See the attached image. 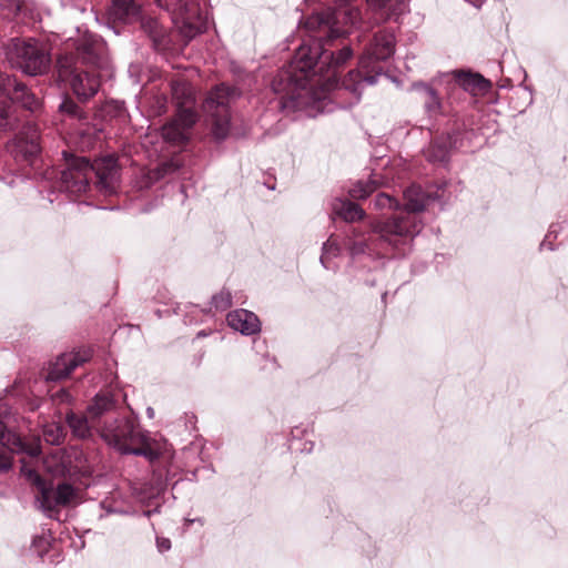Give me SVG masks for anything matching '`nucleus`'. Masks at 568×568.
<instances>
[{
	"instance_id": "ddd939ff",
	"label": "nucleus",
	"mask_w": 568,
	"mask_h": 568,
	"mask_svg": "<svg viewBox=\"0 0 568 568\" xmlns=\"http://www.w3.org/2000/svg\"><path fill=\"white\" fill-rule=\"evenodd\" d=\"M395 51V37L389 31H381L375 34L374 40L367 51L359 59V68L364 71L372 69L373 63L384 61L393 55Z\"/></svg>"
},
{
	"instance_id": "bb28decb",
	"label": "nucleus",
	"mask_w": 568,
	"mask_h": 568,
	"mask_svg": "<svg viewBox=\"0 0 568 568\" xmlns=\"http://www.w3.org/2000/svg\"><path fill=\"white\" fill-rule=\"evenodd\" d=\"M381 182L376 178H369L367 181H357L349 189L351 197L355 200H364L377 190Z\"/></svg>"
},
{
	"instance_id": "39448f33",
	"label": "nucleus",
	"mask_w": 568,
	"mask_h": 568,
	"mask_svg": "<svg viewBox=\"0 0 568 568\" xmlns=\"http://www.w3.org/2000/svg\"><path fill=\"white\" fill-rule=\"evenodd\" d=\"M101 437L121 454L144 456L150 460L158 457L150 447L149 437L140 425L131 418H118L101 429Z\"/></svg>"
},
{
	"instance_id": "412c9836",
	"label": "nucleus",
	"mask_w": 568,
	"mask_h": 568,
	"mask_svg": "<svg viewBox=\"0 0 568 568\" xmlns=\"http://www.w3.org/2000/svg\"><path fill=\"white\" fill-rule=\"evenodd\" d=\"M42 466L45 471L54 477L64 476L69 471L68 462L60 449L48 454L42 460Z\"/></svg>"
},
{
	"instance_id": "1a4fd4ad",
	"label": "nucleus",
	"mask_w": 568,
	"mask_h": 568,
	"mask_svg": "<svg viewBox=\"0 0 568 568\" xmlns=\"http://www.w3.org/2000/svg\"><path fill=\"white\" fill-rule=\"evenodd\" d=\"M9 62L30 75L44 73L50 65V55L45 48L34 40L12 39L8 47Z\"/></svg>"
},
{
	"instance_id": "c03bdc74",
	"label": "nucleus",
	"mask_w": 568,
	"mask_h": 568,
	"mask_svg": "<svg viewBox=\"0 0 568 568\" xmlns=\"http://www.w3.org/2000/svg\"><path fill=\"white\" fill-rule=\"evenodd\" d=\"M146 414H148L149 418H153L154 417V409L152 407H149L146 409Z\"/></svg>"
},
{
	"instance_id": "473e14b6",
	"label": "nucleus",
	"mask_w": 568,
	"mask_h": 568,
	"mask_svg": "<svg viewBox=\"0 0 568 568\" xmlns=\"http://www.w3.org/2000/svg\"><path fill=\"white\" fill-rule=\"evenodd\" d=\"M44 440L51 445H59L63 439V428L58 424H48L43 428Z\"/></svg>"
},
{
	"instance_id": "f3484780",
	"label": "nucleus",
	"mask_w": 568,
	"mask_h": 568,
	"mask_svg": "<svg viewBox=\"0 0 568 568\" xmlns=\"http://www.w3.org/2000/svg\"><path fill=\"white\" fill-rule=\"evenodd\" d=\"M108 16L113 21L133 23L140 19L141 6L136 0H110Z\"/></svg>"
},
{
	"instance_id": "58836bf2",
	"label": "nucleus",
	"mask_w": 568,
	"mask_h": 568,
	"mask_svg": "<svg viewBox=\"0 0 568 568\" xmlns=\"http://www.w3.org/2000/svg\"><path fill=\"white\" fill-rule=\"evenodd\" d=\"M60 109L63 111V112H67L69 114H72V115H77L78 114V105L71 101V100H65L61 103L60 105Z\"/></svg>"
},
{
	"instance_id": "7c9ffc66",
	"label": "nucleus",
	"mask_w": 568,
	"mask_h": 568,
	"mask_svg": "<svg viewBox=\"0 0 568 568\" xmlns=\"http://www.w3.org/2000/svg\"><path fill=\"white\" fill-rule=\"evenodd\" d=\"M172 95L178 100L179 104H186L192 101L191 89L184 81H176L172 83Z\"/></svg>"
},
{
	"instance_id": "2eb2a0df",
	"label": "nucleus",
	"mask_w": 568,
	"mask_h": 568,
	"mask_svg": "<svg viewBox=\"0 0 568 568\" xmlns=\"http://www.w3.org/2000/svg\"><path fill=\"white\" fill-rule=\"evenodd\" d=\"M40 135L34 124L28 123L22 131L14 136L8 144V151L14 158L30 160L40 152Z\"/></svg>"
},
{
	"instance_id": "20e7f679",
	"label": "nucleus",
	"mask_w": 568,
	"mask_h": 568,
	"mask_svg": "<svg viewBox=\"0 0 568 568\" xmlns=\"http://www.w3.org/2000/svg\"><path fill=\"white\" fill-rule=\"evenodd\" d=\"M67 169L61 172L60 189L71 194L84 193L89 187L91 173H95L101 191L111 193L115 190L119 180V168L113 156H105L93 164L85 158H74L63 152Z\"/></svg>"
},
{
	"instance_id": "c85d7f7f",
	"label": "nucleus",
	"mask_w": 568,
	"mask_h": 568,
	"mask_svg": "<svg viewBox=\"0 0 568 568\" xmlns=\"http://www.w3.org/2000/svg\"><path fill=\"white\" fill-rule=\"evenodd\" d=\"M372 204L375 210H394L398 212L400 211L399 201L384 192L378 193L373 200Z\"/></svg>"
},
{
	"instance_id": "f03ea898",
	"label": "nucleus",
	"mask_w": 568,
	"mask_h": 568,
	"mask_svg": "<svg viewBox=\"0 0 568 568\" xmlns=\"http://www.w3.org/2000/svg\"><path fill=\"white\" fill-rule=\"evenodd\" d=\"M104 45L100 39L89 37L77 49V53L62 54L57 62V81L60 88H70L80 100L92 98L100 88L93 68H101Z\"/></svg>"
},
{
	"instance_id": "4c0bfd02",
	"label": "nucleus",
	"mask_w": 568,
	"mask_h": 568,
	"mask_svg": "<svg viewBox=\"0 0 568 568\" xmlns=\"http://www.w3.org/2000/svg\"><path fill=\"white\" fill-rule=\"evenodd\" d=\"M12 467V457L0 450V473H7Z\"/></svg>"
},
{
	"instance_id": "a878e982",
	"label": "nucleus",
	"mask_w": 568,
	"mask_h": 568,
	"mask_svg": "<svg viewBox=\"0 0 568 568\" xmlns=\"http://www.w3.org/2000/svg\"><path fill=\"white\" fill-rule=\"evenodd\" d=\"M67 423L75 437L83 439L91 435L92 426L85 416L70 413L67 415Z\"/></svg>"
},
{
	"instance_id": "b1692460",
	"label": "nucleus",
	"mask_w": 568,
	"mask_h": 568,
	"mask_svg": "<svg viewBox=\"0 0 568 568\" xmlns=\"http://www.w3.org/2000/svg\"><path fill=\"white\" fill-rule=\"evenodd\" d=\"M115 402L108 393L97 394L92 403L88 407V413L91 418H98L104 413L113 409Z\"/></svg>"
},
{
	"instance_id": "4468645a",
	"label": "nucleus",
	"mask_w": 568,
	"mask_h": 568,
	"mask_svg": "<svg viewBox=\"0 0 568 568\" xmlns=\"http://www.w3.org/2000/svg\"><path fill=\"white\" fill-rule=\"evenodd\" d=\"M196 122V114L190 108H181L176 116L162 128V136L173 144H182L190 138L191 129Z\"/></svg>"
},
{
	"instance_id": "a211bd4d",
	"label": "nucleus",
	"mask_w": 568,
	"mask_h": 568,
	"mask_svg": "<svg viewBox=\"0 0 568 568\" xmlns=\"http://www.w3.org/2000/svg\"><path fill=\"white\" fill-rule=\"evenodd\" d=\"M226 321L230 327L244 335H253L261 329L258 317L246 310H236L229 313Z\"/></svg>"
},
{
	"instance_id": "37998d69",
	"label": "nucleus",
	"mask_w": 568,
	"mask_h": 568,
	"mask_svg": "<svg viewBox=\"0 0 568 568\" xmlns=\"http://www.w3.org/2000/svg\"><path fill=\"white\" fill-rule=\"evenodd\" d=\"M466 1L474 4L475 7L479 8L484 0H466Z\"/></svg>"
},
{
	"instance_id": "c9c22d12",
	"label": "nucleus",
	"mask_w": 568,
	"mask_h": 568,
	"mask_svg": "<svg viewBox=\"0 0 568 568\" xmlns=\"http://www.w3.org/2000/svg\"><path fill=\"white\" fill-rule=\"evenodd\" d=\"M448 151L445 146L438 145L437 143L433 144L427 151V156L432 161H445L447 158Z\"/></svg>"
},
{
	"instance_id": "79ce46f5",
	"label": "nucleus",
	"mask_w": 568,
	"mask_h": 568,
	"mask_svg": "<svg viewBox=\"0 0 568 568\" xmlns=\"http://www.w3.org/2000/svg\"><path fill=\"white\" fill-rule=\"evenodd\" d=\"M178 169V166H175L172 162L170 163H164L162 165V171H163V174L165 173H170V172H173Z\"/></svg>"
},
{
	"instance_id": "c756f323",
	"label": "nucleus",
	"mask_w": 568,
	"mask_h": 568,
	"mask_svg": "<svg viewBox=\"0 0 568 568\" xmlns=\"http://www.w3.org/2000/svg\"><path fill=\"white\" fill-rule=\"evenodd\" d=\"M457 81L465 90L481 89L485 83V80L483 77H480L478 74L467 73V72L458 73Z\"/></svg>"
},
{
	"instance_id": "0eeeda50",
	"label": "nucleus",
	"mask_w": 568,
	"mask_h": 568,
	"mask_svg": "<svg viewBox=\"0 0 568 568\" xmlns=\"http://www.w3.org/2000/svg\"><path fill=\"white\" fill-rule=\"evenodd\" d=\"M351 1L337 0L335 9L312 14L306 19L305 28L311 32H326L328 40L342 37L345 33L343 27L355 26L361 20L359 9Z\"/></svg>"
},
{
	"instance_id": "f704fd0d",
	"label": "nucleus",
	"mask_w": 568,
	"mask_h": 568,
	"mask_svg": "<svg viewBox=\"0 0 568 568\" xmlns=\"http://www.w3.org/2000/svg\"><path fill=\"white\" fill-rule=\"evenodd\" d=\"M212 304L215 310L224 311L232 305V296L229 291H221L212 297Z\"/></svg>"
},
{
	"instance_id": "a18cd8bd",
	"label": "nucleus",
	"mask_w": 568,
	"mask_h": 568,
	"mask_svg": "<svg viewBox=\"0 0 568 568\" xmlns=\"http://www.w3.org/2000/svg\"><path fill=\"white\" fill-rule=\"evenodd\" d=\"M59 396H61V400H64V398L69 397V394L64 390H61L60 393H58Z\"/></svg>"
},
{
	"instance_id": "4be33fe9",
	"label": "nucleus",
	"mask_w": 568,
	"mask_h": 568,
	"mask_svg": "<svg viewBox=\"0 0 568 568\" xmlns=\"http://www.w3.org/2000/svg\"><path fill=\"white\" fill-rule=\"evenodd\" d=\"M420 95L425 110L429 115L440 112L442 103L436 91L425 83H416L413 87Z\"/></svg>"
},
{
	"instance_id": "7ed1b4c3",
	"label": "nucleus",
	"mask_w": 568,
	"mask_h": 568,
	"mask_svg": "<svg viewBox=\"0 0 568 568\" xmlns=\"http://www.w3.org/2000/svg\"><path fill=\"white\" fill-rule=\"evenodd\" d=\"M405 204L400 211L386 221L375 220L369 223L371 230L377 235V244L405 254L410 241L420 233L423 223L417 213L425 210L432 194L418 185L404 191Z\"/></svg>"
},
{
	"instance_id": "6ab92c4d",
	"label": "nucleus",
	"mask_w": 568,
	"mask_h": 568,
	"mask_svg": "<svg viewBox=\"0 0 568 568\" xmlns=\"http://www.w3.org/2000/svg\"><path fill=\"white\" fill-rule=\"evenodd\" d=\"M378 77V72L363 77L359 70H352L344 78L342 89L349 91L354 97V101L358 102L364 87L375 84Z\"/></svg>"
},
{
	"instance_id": "ea45409f",
	"label": "nucleus",
	"mask_w": 568,
	"mask_h": 568,
	"mask_svg": "<svg viewBox=\"0 0 568 568\" xmlns=\"http://www.w3.org/2000/svg\"><path fill=\"white\" fill-rule=\"evenodd\" d=\"M156 547L160 552L168 551L171 548V541L168 538L158 537L156 538Z\"/></svg>"
},
{
	"instance_id": "72a5a7b5",
	"label": "nucleus",
	"mask_w": 568,
	"mask_h": 568,
	"mask_svg": "<svg viewBox=\"0 0 568 568\" xmlns=\"http://www.w3.org/2000/svg\"><path fill=\"white\" fill-rule=\"evenodd\" d=\"M55 495L57 498L59 499L60 505H62V507H65L75 497V490L71 485L63 483L57 486Z\"/></svg>"
},
{
	"instance_id": "cd10ccee",
	"label": "nucleus",
	"mask_w": 568,
	"mask_h": 568,
	"mask_svg": "<svg viewBox=\"0 0 568 568\" xmlns=\"http://www.w3.org/2000/svg\"><path fill=\"white\" fill-rule=\"evenodd\" d=\"M359 236H362V233L354 229L352 232V237L348 241V251L352 256L374 251L372 243L357 240Z\"/></svg>"
},
{
	"instance_id": "e433bc0d",
	"label": "nucleus",
	"mask_w": 568,
	"mask_h": 568,
	"mask_svg": "<svg viewBox=\"0 0 568 568\" xmlns=\"http://www.w3.org/2000/svg\"><path fill=\"white\" fill-rule=\"evenodd\" d=\"M0 7L8 10L10 14H16L21 10L22 0H0Z\"/></svg>"
},
{
	"instance_id": "423d86ee",
	"label": "nucleus",
	"mask_w": 568,
	"mask_h": 568,
	"mask_svg": "<svg viewBox=\"0 0 568 568\" xmlns=\"http://www.w3.org/2000/svg\"><path fill=\"white\" fill-rule=\"evenodd\" d=\"M13 102L30 111L39 108V100L23 83L11 75L0 74V132L12 131L18 125Z\"/></svg>"
},
{
	"instance_id": "2f4dec72",
	"label": "nucleus",
	"mask_w": 568,
	"mask_h": 568,
	"mask_svg": "<svg viewBox=\"0 0 568 568\" xmlns=\"http://www.w3.org/2000/svg\"><path fill=\"white\" fill-rule=\"evenodd\" d=\"M341 248L337 245V243L329 237L324 244H323V253L321 255V263L325 268H331L329 260L331 257H335L339 254Z\"/></svg>"
},
{
	"instance_id": "6e6552de",
	"label": "nucleus",
	"mask_w": 568,
	"mask_h": 568,
	"mask_svg": "<svg viewBox=\"0 0 568 568\" xmlns=\"http://www.w3.org/2000/svg\"><path fill=\"white\" fill-rule=\"evenodd\" d=\"M165 9L180 33L187 40L206 30L207 20L200 6L193 0H154Z\"/></svg>"
},
{
	"instance_id": "9b49d317",
	"label": "nucleus",
	"mask_w": 568,
	"mask_h": 568,
	"mask_svg": "<svg viewBox=\"0 0 568 568\" xmlns=\"http://www.w3.org/2000/svg\"><path fill=\"white\" fill-rule=\"evenodd\" d=\"M14 422L9 406L0 402V444L10 453L24 454L30 459L37 457L41 452L39 437H22L12 429Z\"/></svg>"
},
{
	"instance_id": "f8f14e48",
	"label": "nucleus",
	"mask_w": 568,
	"mask_h": 568,
	"mask_svg": "<svg viewBox=\"0 0 568 568\" xmlns=\"http://www.w3.org/2000/svg\"><path fill=\"white\" fill-rule=\"evenodd\" d=\"M21 475L38 489L36 498L42 511L51 518L54 517L58 509L62 507L57 498L55 488L48 487L41 476L29 465V462H27L26 458L21 459Z\"/></svg>"
},
{
	"instance_id": "dca6fc26",
	"label": "nucleus",
	"mask_w": 568,
	"mask_h": 568,
	"mask_svg": "<svg viewBox=\"0 0 568 568\" xmlns=\"http://www.w3.org/2000/svg\"><path fill=\"white\" fill-rule=\"evenodd\" d=\"M92 356L89 348L75 353L60 355L49 369L48 378L59 381L69 376L78 366L88 362Z\"/></svg>"
},
{
	"instance_id": "5701e85b",
	"label": "nucleus",
	"mask_w": 568,
	"mask_h": 568,
	"mask_svg": "<svg viewBox=\"0 0 568 568\" xmlns=\"http://www.w3.org/2000/svg\"><path fill=\"white\" fill-rule=\"evenodd\" d=\"M371 8L383 11L386 18L396 17L407 9L406 0H367Z\"/></svg>"
},
{
	"instance_id": "a19ab883",
	"label": "nucleus",
	"mask_w": 568,
	"mask_h": 568,
	"mask_svg": "<svg viewBox=\"0 0 568 568\" xmlns=\"http://www.w3.org/2000/svg\"><path fill=\"white\" fill-rule=\"evenodd\" d=\"M555 231L554 230H550L548 232V234L545 236V240L541 242L540 246L544 248V247H547L549 250H554V246L551 245L550 242H548L549 237L551 236V234L554 233Z\"/></svg>"
},
{
	"instance_id": "49530a36",
	"label": "nucleus",
	"mask_w": 568,
	"mask_h": 568,
	"mask_svg": "<svg viewBox=\"0 0 568 568\" xmlns=\"http://www.w3.org/2000/svg\"><path fill=\"white\" fill-rule=\"evenodd\" d=\"M323 98H324V97H322V95L316 97V99H317L318 101H320V100H322Z\"/></svg>"
},
{
	"instance_id": "393cba45",
	"label": "nucleus",
	"mask_w": 568,
	"mask_h": 568,
	"mask_svg": "<svg viewBox=\"0 0 568 568\" xmlns=\"http://www.w3.org/2000/svg\"><path fill=\"white\" fill-rule=\"evenodd\" d=\"M138 21H141L142 29L152 38L156 45H162L165 43V29L159 23L156 19L144 18L141 12L140 19Z\"/></svg>"
},
{
	"instance_id": "aec40b11",
	"label": "nucleus",
	"mask_w": 568,
	"mask_h": 568,
	"mask_svg": "<svg viewBox=\"0 0 568 568\" xmlns=\"http://www.w3.org/2000/svg\"><path fill=\"white\" fill-rule=\"evenodd\" d=\"M332 210L334 214L348 223L361 221L365 217V211L358 204L348 200H334Z\"/></svg>"
},
{
	"instance_id": "f257e3e1",
	"label": "nucleus",
	"mask_w": 568,
	"mask_h": 568,
	"mask_svg": "<svg viewBox=\"0 0 568 568\" xmlns=\"http://www.w3.org/2000/svg\"><path fill=\"white\" fill-rule=\"evenodd\" d=\"M353 55L351 47H344L336 54L323 50L322 39L310 45L302 43L288 68L282 70L273 81V90L276 93L293 94L294 89L306 90L311 85V79L316 74L317 67L324 91H329L337 85V70Z\"/></svg>"
},
{
	"instance_id": "9d476101",
	"label": "nucleus",
	"mask_w": 568,
	"mask_h": 568,
	"mask_svg": "<svg viewBox=\"0 0 568 568\" xmlns=\"http://www.w3.org/2000/svg\"><path fill=\"white\" fill-rule=\"evenodd\" d=\"M240 95L235 88L220 84L210 91L203 104L204 112L211 120L212 134L224 140L230 132V104Z\"/></svg>"
}]
</instances>
